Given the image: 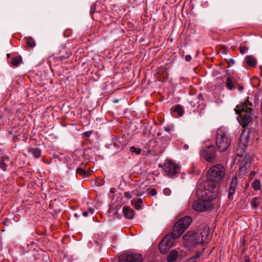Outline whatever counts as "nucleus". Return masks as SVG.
Segmentation results:
<instances>
[{
    "label": "nucleus",
    "instance_id": "1",
    "mask_svg": "<svg viewBox=\"0 0 262 262\" xmlns=\"http://www.w3.org/2000/svg\"><path fill=\"white\" fill-rule=\"evenodd\" d=\"M214 193H213L212 191L199 185L196 190V194L199 200L193 203L192 208L195 211L203 212L216 208L218 205L216 204V199L218 194Z\"/></svg>",
    "mask_w": 262,
    "mask_h": 262
},
{
    "label": "nucleus",
    "instance_id": "2",
    "mask_svg": "<svg viewBox=\"0 0 262 262\" xmlns=\"http://www.w3.org/2000/svg\"><path fill=\"white\" fill-rule=\"evenodd\" d=\"M226 169L224 166L217 164L211 167L207 171V179L200 185L218 194L219 182L225 176ZM215 194V193H214Z\"/></svg>",
    "mask_w": 262,
    "mask_h": 262
},
{
    "label": "nucleus",
    "instance_id": "3",
    "mask_svg": "<svg viewBox=\"0 0 262 262\" xmlns=\"http://www.w3.org/2000/svg\"><path fill=\"white\" fill-rule=\"evenodd\" d=\"M192 221L191 217L186 216L180 219L173 226L170 234L166 235L160 242L161 247L165 245L167 247H172L173 240L179 237L188 227Z\"/></svg>",
    "mask_w": 262,
    "mask_h": 262
},
{
    "label": "nucleus",
    "instance_id": "4",
    "mask_svg": "<svg viewBox=\"0 0 262 262\" xmlns=\"http://www.w3.org/2000/svg\"><path fill=\"white\" fill-rule=\"evenodd\" d=\"M203 231L194 232L188 231L183 237L184 241V246L189 250L195 247L198 244L204 243V237H206L209 232V229L206 226H202Z\"/></svg>",
    "mask_w": 262,
    "mask_h": 262
},
{
    "label": "nucleus",
    "instance_id": "5",
    "mask_svg": "<svg viewBox=\"0 0 262 262\" xmlns=\"http://www.w3.org/2000/svg\"><path fill=\"white\" fill-rule=\"evenodd\" d=\"M252 105V102L250 101V97H248L245 102L241 105H237L235 108L236 113L239 115L238 121L243 127L247 126L251 122L253 109L251 106Z\"/></svg>",
    "mask_w": 262,
    "mask_h": 262
},
{
    "label": "nucleus",
    "instance_id": "6",
    "mask_svg": "<svg viewBox=\"0 0 262 262\" xmlns=\"http://www.w3.org/2000/svg\"><path fill=\"white\" fill-rule=\"evenodd\" d=\"M231 138L229 133L225 129H219L216 133L215 142L216 147L220 152L226 151L231 144Z\"/></svg>",
    "mask_w": 262,
    "mask_h": 262
},
{
    "label": "nucleus",
    "instance_id": "7",
    "mask_svg": "<svg viewBox=\"0 0 262 262\" xmlns=\"http://www.w3.org/2000/svg\"><path fill=\"white\" fill-rule=\"evenodd\" d=\"M119 261L120 262H142L143 257L140 254L127 251L119 255Z\"/></svg>",
    "mask_w": 262,
    "mask_h": 262
},
{
    "label": "nucleus",
    "instance_id": "8",
    "mask_svg": "<svg viewBox=\"0 0 262 262\" xmlns=\"http://www.w3.org/2000/svg\"><path fill=\"white\" fill-rule=\"evenodd\" d=\"M164 169L167 174L171 177L178 172L179 166L171 160H166L164 164Z\"/></svg>",
    "mask_w": 262,
    "mask_h": 262
},
{
    "label": "nucleus",
    "instance_id": "9",
    "mask_svg": "<svg viewBox=\"0 0 262 262\" xmlns=\"http://www.w3.org/2000/svg\"><path fill=\"white\" fill-rule=\"evenodd\" d=\"M201 156L208 162L215 161L216 150L214 146H209L205 148L201 152Z\"/></svg>",
    "mask_w": 262,
    "mask_h": 262
},
{
    "label": "nucleus",
    "instance_id": "10",
    "mask_svg": "<svg viewBox=\"0 0 262 262\" xmlns=\"http://www.w3.org/2000/svg\"><path fill=\"white\" fill-rule=\"evenodd\" d=\"M225 84L227 89L231 91L233 90L236 89L237 80L233 76H229L226 79Z\"/></svg>",
    "mask_w": 262,
    "mask_h": 262
},
{
    "label": "nucleus",
    "instance_id": "11",
    "mask_svg": "<svg viewBox=\"0 0 262 262\" xmlns=\"http://www.w3.org/2000/svg\"><path fill=\"white\" fill-rule=\"evenodd\" d=\"M237 185V179L235 176L231 180L230 184V187L228 191V197L230 199L232 198L233 195L235 192V189Z\"/></svg>",
    "mask_w": 262,
    "mask_h": 262
},
{
    "label": "nucleus",
    "instance_id": "12",
    "mask_svg": "<svg viewBox=\"0 0 262 262\" xmlns=\"http://www.w3.org/2000/svg\"><path fill=\"white\" fill-rule=\"evenodd\" d=\"M10 162V159L7 156L0 157V168L5 171L7 169L8 164Z\"/></svg>",
    "mask_w": 262,
    "mask_h": 262
},
{
    "label": "nucleus",
    "instance_id": "13",
    "mask_svg": "<svg viewBox=\"0 0 262 262\" xmlns=\"http://www.w3.org/2000/svg\"><path fill=\"white\" fill-rule=\"evenodd\" d=\"M124 215L125 218L132 220L135 215L134 210L128 206H125L123 208Z\"/></svg>",
    "mask_w": 262,
    "mask_h": 262
},
{
    "label": "nucleus",
    "instance_id": "14",
    "mask_svg": "<svg viewBox=\"0 0 262 262\" xmlns=\"http://www.w3.org/2000/svg\"><path fill=\"white\" fill-rule=\"evenodd\" d=\"M250 163L248 161H246L245 162L244 164L241 166L238 173V176L240 178L243 177L245 174L247 172V169L250 167Z\"/></svg>",
    "mask_w": 262,
    "mask_h": 262
},
{
    "label": "nucleus",
    "instance_id": "15",
    "mask_svg": "<svg viewBox=\"0 0 262 262\" xmlns=\"http://www.w3.org/2000/svg\"><path fill=\"white\" fill-rule=\"evenodd\" d=\"M245 62L249 66L253 67L256 66L257 64V60L253 56L248 55L245 57Z\"/></svg>",
    "mask_w": 262,
    "mask_h": 262
},
{
    "label": "nucleus",
    "instance_id": "16",
    "mask_svg": "<svg viewBox=\"0 0 262 262\" xmlns=\"http://www.w3.org/2000/svg\"><path fill=\"white\" fill-rule=\"evenodd\" d=\"M29 152L36 158H39L41 155V150L37 147H31L29 149Z\"/></svg>",
    "mask_w": 262,
    "mask_h": 262
},
{
    "label": "nucleus",
    "instance_id": "17",
    "mask_svg": "<svg viewBox=\"0 0 262 262\" xmlns=\"http://www.w3.org/2000/svg\"><path fill=\"white\" fill-rule=\"evenodd\" d=\"M178 256V252L175 250H172L167 256V261L168 262H173L176 260Z\"/></svg>",
    "mask_w": 262,
    "mask_h": 262
},
{
    "label": "nucleus",
    "instance_id": "18",
    "mask_svg": "<svg viewBox=\"0 0 262 262\" xmlns=\"http://www.w3.org/2000/svg\"><path fill=\"white\" fill-rule=\"evenodd\" d=\"M26 42L27 44L26 48H33L36 46V43L34 39L32 37H25Z\"/></svg>",
    "mask_w": 262,
    "mask_h": 262
},
{
    "label": "nucleus",
    "instance_id": "19",
    "mask_svg": "<svg viewBox=\"0 0 262 262\" xmlns=\"http://www.w3.org/2000/svg\"><path fill=\"white\" fill-rule=\"evenodd\" d=\"M248 143V135L245 132H242L239 144H242L244 147L247 146Z\"/></svg>",
    "mask_w": 262,
    "mask_h": 262
},
{
    "label": "nucleus",
    "instance_id": "20",
    "mask_svg": "<svg viewBox=\"0 0 262 262\" xmlns=\"http://www.w3.org/2000/svg\"><path fill=\"white\" fill-rule=\"evenodd\" d=\"M132 204L134 206L136 209H140L141 208V204L143 203L142 199H138L132 201Z\"/></svg>",
    "mask_w": 262,
    "mask_h": 262
},
{
    "label": "nucleus",
    "instance_id": "21",
    "mask_svg": "<svg viewBox=\"0 0 262 262\" xmlns=\"http://www.w3.org/2000/svg\"><path fill=\"white\" fill-rule=\"evenodd\" d=\"M172 113H177L179 116H182L184 114V111L182 106L179 104L176 106L174 108L172 109Z\"/></svg>",
    "mask_w": 262,
    "mask_h": 262
},
{
    "label": "nucleus",
    "instance_id": "22",
    "mask_svg": "<svg viewBox=\"0 0 262 262\" xmlns=\"http://www.w3.org/2000/svg\"><path fill=\"white\" fill-rule=\"evenodd\" d=\"M260 199L257 197H254L251 201V204L253 207L256 208L260 203Z\"/></svg>",
    "mask_w": 262,
    "mask_h": 262
},
{
    "label": "nucleus",
    "instance_id": "23",
    "mask_svg": "<svg viewBox=\"0 0 262 262\" xmlns=\"http://www.w3.org/2000/svg\"><path fill=\"white\" fill-rule=\"evenodd\" d=\"M252 186H253V189L257 191V190H259L261 188V184H260V181H259L258 180H255L252 184Z\"/></svg>",
    "mask_w": 262,
    "mask_h": 262
},
{
    "label": "nucleus",
    "instance_id": "24",
    "mask_svg": "<svg viewBox=\"0 0 262 262\" xmlns=\"http://www.w3.org/2000/svg\"><path fill=\"white\" fill-rule=\"evenodd\" d=\"M22 61V58L20 57H15L12 59L11 63L12 65L17 66Z\"/></svg>",
    "mask_w": 262,
    "mask_h": 262
},
{
    "label": "nucleus",
    "instance_id": "25",
    "mask_svg": "<svg viewBox=\"0 0 262 262\" xmlns=\"http://www.w3.org/2000/svg\"><path fill=\"white\" fill-rule=\"evenodd\" d=\"M76 173L81 176H83V177L87 176L86 171L82 168H78L76 170Z\"/></svg>",
    "mask_w": 262,
    "mask_h": 262
},
{
    "label": "nucleus",
    "instance_id": "26",
    "mask_svg": "<svg viewBox=\"0 0 262 262\" xmlns=\"http://www.w3.org/2000/svg\"><path fill=\"white\" fill-rule=\"evenodd\" d=\"M130 151L132 152L136 153L137 155L140 154V153L141 152V149L140 148H137V147H135L134 146H132L130 148Z\"/></svg>",
    "mask_w": 262,
    "mask_h": 262
},
{
    "label": "nucleus",
    "instance_id": "27",
    "mask_svg": "<svg viewBox=\"0 0 262 262\" xmlns=\"http://www.w3.org/2000/svg\"><path fill=\"white\" fill-rule=\"evenodd\" d=\"M239 50L241 54H244L248 52V48L244 46H240L239 47Z\"/></svg>",
    "mask_w": 262,
    "mask_h": 262
},
{
    "label": "nucleus",
    "instance_id": "28",
    "mask_svg": "<svg viewBox=\"0 0 262 262\" xmlns=\"http://www.w3.org/2000/svg\"><path fill=\"white\" fill-rule=\"evenodd\" d=\"M163 246H164L161 247V244H160L159 248V249H160V251L161 252V253L165 254L168 251V250L170 248L167 247V246L165 245H163Z\"/></svg>",
    "mask_w": 262,
    "mask_h": 262
},
{
    "label": "nucleus",
    "instance_id": "29",
    "mask_svg": "<svg viewBox=\"0 0 262 262\" xmlns=\"http://www.w3.org/2000/svg\"><path fill=\"white\" fill-rule=\"evenodd\" d=\"M236 88H237L239 91H242L244 89V86L242 83H239L237 82V84L236 85Z\"/></svg>",
    "mask_w": 262,
    "mask_h": 262
},
{
    "label": "nucleus",
    "instance_id": "30",
    "mask_svg": "<svg viewBox=\"0 0 262 262\" xmlns=\"http://www.w3.org/2000/svg\"><path fill=\"white\" fill-rule=\"evenodd\" d=\"M163 193L166 195H169L171 193V190L169 188H165L163 189Z\"/></svg>",
    "mask_w": 262,
    "mask_h": 262
},
{
    "label": "nucleus",
    "instance_id": "31",
    "mask_svg": "<svg viewBox=\"0 0 262 262\" xmlns=\"http://www.w3.org/2000/svg\"><path fill=\"white\" fill-rule=\"evenodd\" d=\"M92 132H85L84 133H83L82 135H83V137H85V138H88V137H89L90 136V135L92 134Z\"/></svg>",
    "mask_w": 262,
    "mask_h": 262
},
{
    "label": "nucleus",
    "instance_id": "32",
    "mask_svg": "<svg viewBox=\"0 0 262 262\" xmlns=\"http://www.w3.org/2000/svg\"><path fill=\"white\" fill-rule=\"evenodd\" d=\"M202 255V254H201L199 251H197L196 252V253H195V254L193 256V257L194 258H195V259L198 260V258H199L200 257H201V256Z\"/></svg>",
    "mask_w": 262,
    "mask_h": 262
},
{
    "label": "nucleus",
    "instance_id": "33",
    "mask_svg": "<svg viewBox=\"0 0 262 262\" xmlns=\"http://www.w3.org/2000/svg\"><path fill=\"white\" fill-rule=\"evenodd\" d=\"M173 127V126H167L164 127V130L166 132H169Z\"/></svg>",
    "mask_w": 262,
    "mask_h": 262
},
{
    "label": "nucleus",
    "instance_id": "34",
    "mask_svg": "<svg viewBox=\"0 0 262 262\" xmlns=\"http://www.w3.org/2000/svg\"><path fill=\"white\" fill-rule=\"evenodd\" d=\"M156 193H157V191L155 189H152L150 190V195H152V196L155 195L156 194Z\"/></svg>",
    "mask_w": 262,
    "mask_h": 262
},
{
    "label": "nucleus",
    "instance_id": "35",
    "mask_svg": "<svg viewBox=\"0 0 262 262\" xmlns=\"http://www.w3.org/2000/svg\"><path fill=\"white\" fill-rule=\"evenodd\" d=\"M124 196L128 199H130L132 197L131 194L129 192H125Z\"/></svg>",
    "mask_w": 262,
    "mask_h": 262
},
{
    "label": "nucleus",
    "instance_id": "36",
    "mask_svg": "<svg viewBox=\"0 0 262 262\" xmlns=\"http://www.w3.org/2000/svg\"><path fill=\"white\" fill-rule=\"evenodd\" d=\"M191 60V56L189 55H186L185 56V60L186 61H190Z\"/></svg>",
    "mask_w": 262,
    "mask_h": 262
},
{
    "label": "nucleus",
    "instance_id": "37",
    "mask_svg": "<svg viewBox=\"0 0 262 262\" xmlns=\"http://www.w3.org/2000/svg\"><path fill=\"white\" fill-rule=\"evenodd\" d=\"M235 63V61L233 59H230L229 60V66L233 65Z\"/></svg>",
    "mask_w": 262,
    "mask_h": 262
},
{
    "label": "nucleus",
    "instance_id": "38",
    "mask_svg": "<svg viewBox=\"0 0 262 262\" xmlns=\"http://www.w3.org/2000/svg\"><path fill=\"white\" fill-rule=\"evenodd\" d=\"M88 211H84L82 212V214L83 216L86 217L88 215Z\"/></svg>",
    "mask_w": 262,
    "mask_h": 262
},
{
    "label": "nucleus",
    "instance_id": "39",
    "mask_svg": "<svg viewBox=\"0 0 262 262\" xmlns=\"http://www.w3.org/2000/svg\"><path fill=\"white\" fill-rule=\"evenodd\" d=\"M111 145H113L114 147H117V146L118 147V143L117 142H113V143Z\"/></svg>",
    "mask_w": 262,
    "mask_h": 262
},
{
    "label": "nucleus",
    "instance_id": "40",
    "mask_svg": "<svg viewBox=\"0 0 262 262\" xmlns=\"http://www.w3.org/2000/svg\"><path fill=\"white\" fill-rule=\"evenodd\" d=\"M254 174H255V172L254 171L251 172L250 173V177L251 178H252L254 177Z\"/></svg>",
    "mask_w": 262,
    "mask_h": 262
},
{
    "label": "nucleus",
    "instance_id": "41",
    "mask_svg": "<svg viewBox=\"0 0 262 262\" xmlns=\"http://www.w3.org/2000/svg\"><path fill=\"white\" fill-rule=\"evenodd\" d=\"M250 259L249 257H245V262H249Z\"/></svg>",
    "mask_w": 262,
    "mask_h": 262
},
{
    "label": "nucleus",
    "instance_id": "42",
    "mask_svg": "<svg viewBox=\"0 0 262 262\" xmlns=\"http://www.w3.org/2000/svg\"><path fill=\"white\" fill-rule=\"evenodd\" d=\"M260 112H261V114H262V100H261V101L260 103Z\"/></svg>",
    "mask_w": 262,
    "mask_h": 262
},
{
    "label": "nucleus",
    "instance_id": "43",
    "mask_svg": "<svg viewBox=\"0 0 262 262\" xmlns=\"http://www.w3.org/2000/svg\"><path fill=\"white\" fill-rule=\"evenodd\" d=\"M90 212H91V213L92 214H93V209H91L90 210Z\"/></svg>",
    "mask_w": 262,
    "mask_h": 262
},
{
    "label": "nucleus",
    "instance_id": "44",
    "mask_svg": "<svg viewBox=\"0 0 262 262\" xmlns=\"http://www.w3.org/2000/svg\"><path fill=\"white\" fill-rule=\"evenodd\" d=\"M184 148H185V149H187V148H188V146H187V145H184Z\"/></svg>",
    "mask_w": 262,
    "mask_h": 262
},
{
    "label": "nucleus",
    "instance_id": "45",
    "mask_svg": "<svg viewBox=\"0 0 262 262\" xmlns=\"http://www.w3.org/2000/svg\"><path fill=\"white\" fill-rule=\"evenodd\" d=\"M74 216H75V217H77V216H78V214H77V213H75V214H74Z\"/></svg>",
    "mask_w": 262,
    "mask_h": 262
},
{
    "label": "nucleus",
    "instance_id": "46",
    "mask_svg": "<svg viewBox=\"0 0 262 262\" xmlns=\"http://www.w3.org/2000/svg\"><path fill=\"white\" fill-rule=\"evenodd\" d=\"M2 117V113L0 112V118Z\"/></svg>",
    "mask_w": 262,
    "mask_h": 262
}]
</instances>
